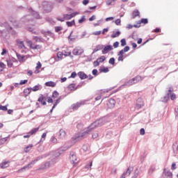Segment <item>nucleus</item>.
Instances as JSON below:
<instances>
[{
	"label": "nucleus",
	"instance_id": "obj_1",
	"mask_svg": "<svg viewBox=\"0 0 178 178\" xmlns=\"http://www.w3.org/2000/svg\"><path fill=\"white\" fill-rule=\"evenodd\" d=\"M99 123H102V120L96 121L88 128L84 129L83 132L79 136H78L77 138H80V137L81 138H83V137H86L88 134H90V133H91V131L94 130V129L95 128V126H97V124H99Z\"/></svg>",
	"mask_w": 178,
	"mask_h": 178
},
{
	"label": "nucleus",
	"instance_id": "obj_2",
	"mask_svg": "<svg viewBox=\"0 0 178 178\" xmlns=\"http://www.w3.org/2000/svg\"><path fill=\"white\" fill-rule=\"evenodd\" d=\"M25 42L27 44L28 47H29V48L31 49H33V50H38V49H41V48H42V45L41 44H35L34 43H33V41L26 39Z\"/></svg>",
	"mask_w": 178,
	"mask_h": 178
},
{
	"label": "nucleus",
	"instance_id": "obj_3",
	"mask_svg": "<svg viewBox=\"0 0 178 178\" xmlns=\"http://www.w3.org/2000/svg\"><path fill=\"white\" fill-rule=\"evenodd\" d=\"M39 130L40 127L32 129L30 131L26 133V135L24 136V138H30L31 136H35Z\"/></svg>",
	"mask_w": 178,
	"mask_h": 178
},
{
	"label": "nucleus",
	"instance_id": "obj_4",
	"mask_svg": "<svg viewBox=\"0 0 178 178\" xmlns=\"http://www.w3.org/2000/svg\"><path fill=\"white\" fill-rule=\"evenodd\" d=\"M143 106H144V100H143V98L139 97L136 100L135 108L136 109H141V108H143Z\"/></svg>",
	"mask_w": 178,
	"mask_h": 178
},
{
	"label": "nucleus",
	"instance_id": "obj_5",
	"mask_svg": "<svg viewBox=\"0 0 178 178\" xmlns=\"http://www.w3.org/2000/svg\"><path fill=\"white\" fill-rule=\"evenodd\" d=\"M107 108L108 109H113L115 108V105H116V101L114 99H110L107 103Z\"/></svg>",
	"mask_w": 178,
	"mask_h": 178
},
{
	"label": "nucleus",
	"instance_id": "obj_6",
	"mask_svg": "<svg viewBox=\"0 0 178 178\" xmlns=\"http://www.w3.org/2000/svg\"><path fill=\"white\" fill-rule=\"evenodd\" d=\"M38 160H34L32 161L29 164H28L27 165L22 168L21 169L17 170V173H20L22 172H23L24 170H26V169H30V168H31V165H34L35 164V162H37Z\"/></svg>",
	"mask_w": 178,
	"mask_h": 178
},
{
	"label": "nucleus",
	"instance_id": "obj_7",
	"mask_svg": "<svg viewBox=\"0 0 178 178\" xmlns=\"http://www.w3.org/2000/svg\"><path fill=\"white\" fill-rule=\"evenodd\" d=\"M110 51H113V47L112 45H106L102 49V52L103 55H106V54H108V52H110Z\"/></svg>",
	"mask_w": 178,
	"mask_h": 178
},
{
	"label": "nucleus",
	"instance_id": "obj_8",
	"mask_svg": "<svg viewBox=\"0 0 178 178\" xmlns=\"http://www.w3.org/2000/svg\"><path fill=\"white\" fill-rule=\"evenodd\" d=\"M173 92V88H170L167 92V96H165L163 99L162 102H168L169 101V95H170Z\"/></svg>",
	"mask_w": 178,
	"mask_h": 178
},
{
	"label": "nucleus",
	"instance_id": "obj_9",
	"mask_svg": "<svg viewBox=\"0 0 178 178\" xmlns=\"http://www.w3.org/2000/svg\"><path fill=\"white\" fill-rule=\"evenodd\" d=\"M84 53V50L81 47H76L73 50L74 55L80 56Z\"/></svg>",
	"mask_w": 178,
	"mask_h": 178
},
{
	"label": "nucleus",
	"instance_id": "obj_10",
	"mask_svg": "<svg viewBox=\"0 0 178 178\" xmlns=\"http://www.w3.org/2000/svg\"><path fill=\"white\" fill-rule=\"evenodd\" d=\"M17 58L19 62H26V60L29 59V56H24V55L17 54Z\"/></svg>",
	"mask_w": 178,
	"mask_h": 178
},
{
	"label": "nucleus",
	"instance_id": "obj_11",
	"mask_svg": "<svg viewBox=\"0 0 178 178\" xmlns=\"http://www.w3.org/2000/svg\"><path fill=\"white\" fill-rule=\"evenodd\" d=\"M138 81H140V77L136 76L135 78L129 80L127 83L129 86H133V84H136V83H138Z\"/></svg>",
	"mask_w": 178,
	"mask_h": 178
},
{
	"label": "nucleus",
	"instance_id": "obj_12",
	"mask_svg": "<svg viewBox=\"0 0 178 178\" xmlns=\"http://www.w3.org/2000/svg\"><path fill=\"white\" fill-rule=\"evenodd\" d=\"M41 67H42V64H41V62L38 61L36 64L35 70L34 71L35 74H38V73L41 72V70H40Z\"/></svg>",
	"mask_w": 178,
	"mask_h": 178
},
{
	"label": "nucleus",
	"instance_id": "obj_13",
	"mask_svg": "<svg viewBox=\"0 0 178 178\" xmlns=\"http://www.w3.org/2000/svg\"><path fill=\"white\" fill-rule=\"evenodd\" d=\"M31 91H32L31 88H26L24 89L23 90L24 97H25V98L29 97V95L31 94Z\"/></svg>",
	"mask_w": 178,
	"mask_h": 178
},
{
	"label": "nucleus",
	"instance_id": "obj_14",
	"mask_svg": "<svg viewBox=\"0 0 178 178\" xmlns=\"http://www.w3.org/2000/svg\"><path fill=\"white\" fill-rule=\"evenodd\" d=\"M70 19H72L71 17H70V15L69 14H65V15H63V18L58 17L57 20L58 22H63L64 20H70Z\"/></svg>",
	"mask_w": 178,
	"mask_h": 178
},
{
	"label": "nucleus",
	"instance_id": "obj_15",
	"mask_svg": "<svg viewBox=\"0 0 178 178\" xmlns=\"http://www.w3.org/2000/svg\"><path fill=\"white\" fill-rule=\"evenodd\" d=\"M17 47H19V48H20L21 49H26V45H24V42L20 40H17Z\"/></svg>",
	"mask_w": 178,
	"mask_h": 178
},
{
	"label": "nucleus",
	"instance_id": "obj_16",
	"mask_svg": "<svg viewBox=\"0 0 178 178\" xmlns=\"http://www.w3.org/2000/svg\"><path fill=\"white\" fill-rule=\"evenodd\" d=\"M81 105H83V104L81 102H77L76 104H72V111H77V109H79L80 106H81Z\"/></svg>",
	"mask_w": 178,
	"mask_h": 178
},
{
	"label": "nucleus",
	"instance_id": "obj_17",
	"mask_svg": "<svg viewBox=\"0 0 178 178\" xmlns=\"http://www.w3.org/2000/svg\"><path fill=\"white\" fill-rule=\"evenodd\" d=\"M31 90L33 91V92H35L37 91H40V90H42V86L40 84L35 85L33 88H31Z\"/></svg>",
	"mask_w": 178,
	"mask_h": 178
},
{
	"label": "nucleus",
	"instance_id": "obj_18",
	"mask_svg": "<svg viewBox=\"0 0 178 178\" xmlns=\"http://www.w3.org/2000/svg\"><path fill=\"white\" fill-rule=\"evenodd\" d=\"M38 102H40L42 105H47V102H45V97L44 95H41L38 98Z\"/></svg>",
	"mask_w": 178,
	"mask_h": 178
},
{
	"label": "nucleus",
	"instance_id": "obj_19",
	"mask_svg": "<svg viewBox=\"0 0 178 178\" xmlns=\"http://www.w3.org/2000/svg\"><path fill=\"white\" fill-rule=\"evenodd\" d=\"M77 74L81 80H86V79H87V75L84 73V72H79Z\"/></svg>",
	"mask_w": 178,
	"mask_h": 178
},
{
	"label": "nucleus",
	"instance_id": "obj_20",
	"mask_svg": "<svg viewBox=\"0 0 178 178\" xmlns=\"http://www.w3.org/2000/svg\"><path fill=\"white\" fill-rule=\"evenodd\" d=\"M9 163H10V161H4L0 164L1 169H5L6 168H8Z\"/></svg>",
	"mask_w": 178,
	"mask_h": 178
},
{
	"label": "nucleus",
	"instance_id": "obj_21",
	"mask_svg": "<svg viewBox=\"0 0 178 178\" xmlns=\"http://www.w3.org/2000/svg\"><path fill=\"white\" fill-rule=\"evenodd\" d=\"M46 87H56V83L54 81H48L44 83Z\"/></svg>",
	"mask_w": 178,
	"mask_h": 178
},
{
	"label": "nucleus",
	"instance_id": "obj_22",
	"mask_svg": "<svg viewBox=\"0 0 178 178\" xmlns=\"http://www.w3.org/2000/svg\"><path fill=\"white\" fill-rule=\"evenodd\" d=\"M59 137H60V138L63 140V138H65V137H66V131H65V130H63V129H60L59 131Z\"/></svg>",
	"mask_w": 178,
	"mask_h": 178
},
{
	"label": "nucleus",
	"instance_id": "obj_23",
	"mask_svg": "<svg viewBox=\"0 0 178 178\" xmlns=\"http://www.w3.org/2000/svg\"><path fill=\"white\" fill-rule=\"evenodd\" d=\"M100 73H108L109 72V68L108 67H101L100 69L99 70Z\"/></svg>",
	"mask_w": 178,
	"mask_h": 178
},
{
	"label": "nucleus",
	"instance_id": "obj_24",
	"mask_svg": "<svg viewBox=\"0 0 178 178\" xmlns=\"http://www.w3.org/2000/svg\"><path fill=\"white\" fill-rule=\"evenodd\" d=\"M123 55H124V53H122V51H119V53H118V56H119V57H118V62H123V60H124V59Z\"/></svg>",
	"mask_w": 178,
	"mask_h": 178
},
{
	"label": "nucleus",
	"instance_id": "obj_25",
	"mask_svg": "<svg viewBox=\"0 0 178 178\" xmlns=\"http://www.w3.org/2000/svg\"><path fill=\"white\" fill-rule=\"evenodd\" d=\"M120 35V31H113V34L111 35V38H116Z\"/></svg>",
	"mask_w": 178,
	"mask_h": 178
},
{
	"label": "nucleus",
	"instance_id": "obj_26",
	"mask_svg": "<svg viewBox=\"0 0 178 178\" xmlns=\"http://www.w3.org/2000/svg\"><path fill=\"white\" fill-rule=\"evenodd\" d=\"M133 19H136V17L140 16V11L138 10H135L132 13Z\"/></svg>",
	"mask_w": 178,
	"mask_h": 178
},
{
	"label": "nucleus",
	"instance_id": "obj_27",
	"mask_svg": "<svg viewBox=\"0 0 178 178\" xmlns=\"http://www.w3.org/2000/svg\"><path fill=\"white\" fill-rule=\"evenodd\" d=\"M8 138H9V137H6V138L0 137V145H3V144H5L6 141H8Z\"/></svg>",
	"mask_w": 178,
	"mask_h": 178
},
{
	"label": "nucleus",
	"instance_id": "obj_28",
	"mask_svg": "<svg viewBox=\"0 0 178 178\" xmlns=\"http://www.w3.org/2000/svg\"><path fill=\"white\" fill-rule=\"evenodd\" d=\"M163 175L167 176L168 177H172V174L170 171L167 170L166 169H164Z\"/></svg>",
	"mask_w": 178,
	"mask_h": 178
},
{
	"label": "nucleus",
	"instance_id": "obj_29",
	"mask_svg": "<svg viewBox=\"0 0 178 178\" xmlns=\"http://www.w3.org/2000/svg\"><path fill=\"white\" fill-rule=\"evenodd\" d=\"M102 48L104 47L101 44L96 46V47L93 49V54H95V52H98V51H101Z\"/></svg>",
	"mask_w": 178,
	"mask_h": 178
},
{
	"label": "nucleus",
	"instance_id": "obj_30",
	"mask_svg": "<svg viewBox=\"0 0 178 178\" xmlns=\"http://www.w3.org/2000/svg\"><path fill=\"white\" fill-rule=\"evenodd\" d=\"M69 90H71V91H76L77 90V88H76V84L74 83H71L68 86Z\"/></svg>",
	"mask_w": 178,
	"mask_h": 178
},
{
	"label": "nucleus",
	"instance_id": "obj_31",
	"mask_svg": "<svg viewBox=\"0 0 178 178\" xmlns=\"http://www.w3.org/2000/svg\"><path fill=\"white\" fill-rule=\"evenodd\" d=\"M97 60L99 62V63H102V62H105V60H106V57H105V56H101Z\"/></svg>",
	"mask_w": 178,
	"mask_h": 178
},
{
	"label": "nucleus",
	"instance_id": "obj_32",
	"mask_svg": "<svg viewBox=\"0 0 178 178\" xmlns=\"http://www.w3.org/2000/svg\"><path fill=\"white\" fill-rule=\"evenodd\" d=\"M63 54L65 56H70V55H72V51H70L69 49H67L63 51Z\"/></svg>",
	"mask_w": 178,
	"mask_h": 178
},
{
	"label": "nucleus",
	"instance_id": "obj_33",
	"mask_svg": "<svg viewBox=\"0 0 178 178\" xmlns=\"http://www.w3.org/2000/svg\"><path fill=\"white\" fill-rule=\"evenodd\" d=\"M33 144H30L28 146H26L24 148V152H30V151H31V148H33Z\"/></svg>",
	"mask_w": 178,
	"mask_h": 178
},
{
	"label": "nucleus",
	"instance_id": "obj_34",
	"mask_svg": "<svg viewBox=\"0 0 178 178\" xmlns=\"http://www.w3.org/2000/svg\"><path fill=\"white\" fill-rule=\"evenodd\" d=\"M70 159L72 163H76V161H77V156L76 155L72 154Z\"/></svg>",
	"mask_w": 178,
	"mask_h": 178
},
{
	"label": "nucleus",
	"instance_id": "obj_35",
	"mask_svg": "<svg viewBox=\"0 0 178 178\" xmlns=\"http://www.w3.org/2000/svg\"><path fill=\"white\" fill-rule=\"evenodd\" d=\"M63 52L61 51H58L57 53V58H58V60H62V58H63Z\"/></svg>",
	"mask_w": 178,
	"mask_h": 178
},
{
	"label": "nucleus",
	"instance_id": "obj_36",
	"mask_svg": "<svg viewBox=\"0 0 178 178\" xmlns=\"http://www.w3.org/2000/svg\"><path fill=\"white\" fill-rule=\"evenodd\" d=\"M130 51V47L126 46L123 49L120 51L121 54H124L125 52H129Z\"/></svg>",
	"mask_w": 178,
	"mask_h": 178
},
{
	"label": "nucleus",
	"instance_id": "obj_37",
	"mask_svg": "<svg viewBox=\"0 0 178 178\" xmlns=\"http://www.w3.org/2000/svg\"><path fill=\"white\" fill-rule=\"evenodd\" d=\"M140 24H148V19L143 18L140 21Z\"/></svg>",
	"mask_w": 178,
	"mask_h": 178
},
{
	"label": "nucleus",
	"instance_id": "obj_38",
	"mask_svg": "<svg viewBox=\"0 0 178 178\" xmlns=\"http://www.w3.org/2000/svg\"><path fill=\"white\" fill-rule=\"evenodd\" d=\"M66 24L68 27H72V26H74L76 24V22L74 20H72L71 22H67Z\"/></svg>",
	"mask_w": 178,
	"mask_h": 178
},
{
	"label": "nucleus",
	"instance_id": "obj_39",
	"mask_svg": "<svg viewBox=\"0 0 178 178\" xmlns=\"http://www.w3.org/2000/svg\"><path fill=\"white\" fill-rule=\"evenodd\" d=\"M54 30L56 33H59V31H62V30H63V28L62 26H56Z\"/></svg>",
	"mask_w": 178,
	"mask_h": 178
},
{
	"label": "nucleus",
	"instance_id": "obj_40",
	"mask_svg": "<svg viewBox=\"0 0 178 178\" xmlns=\"http://www.w3.org/2000/svg\"><path fill=\"white\" fill-rule=\"evenodd\" d=\"M58 97H59V92H58L57 91H54L52 94V98H58Z\"/></svg>",
	"mask_w": 178,
	"mask_h": 178
},
{
	"label": "nucleus",
	"instance_id": "obj_41",
	"mask_svg": "<svg viewBox=\"0 0 178 178\" xmlns=\"http://www.w3.org/2000/svg\"><path fill=\"white\" fill-rule=\"evenodd\" d=\"M7 65L8 67H12L13 66V62L11 60H7Z\"/></svg>",
	"mask_w": 178,
	"mask_h": 178
},
{
	"label": "nucleus",
	"instance_id": "obj_42",
	"mask_svg": "<svg viewBox=\"0 0 178 178\" xmlns=\"http://www.w3.org/2000/svg\"><path fill=\"white\" fill-rule=\"evenodd\" d=\"M60 102V99H58L56 101V103L54 104L51 110L55 109V108L56 107V105H58V104H59ZM51 112H52V111H51Z\"/></svg>",
	"mask_w": 178,
	"mask_h": 178
},
{
	"label": "nucleus",
	"instance_id": "obj_43",
	"mask_svg": "<svg viewBox=\"0 0 178 178\" xmlns=\"http://www.w3.org/2000/svg\"><path fill=\"white\" fill-rule=\"evenodd\" d=\"M33 40L36 42H42V39L37 37V36H35L33 38Z\"/></svg>",
	"mask_w": 178,
	"mask_h": 178
},
{
	"label": "nucleus",
	"instance_id": "obj_44",
	"mask_svg": "<svg viewBox=\"0 0 178 178\" xmlns=\"http://www.w3.org/2000/svg\"><path fill=\"white\" fill-rule=\"evenodd\" d=\"M79 24H81V23H84L86 22V16H82L81 19H79Z\"/></svg>",
	"mask_w": 178,
	"mask_h": 178
},
{
	"label": "nucleus",
	"instance_id": "obj_45",
	"mask_svg": "<svg viewBox=\"0 0 178 178\" xmlns=\"http://www.w3.org/2000/svg\"><path fill=\"white\" fill-rule=\"evenodd\" d=\"M29 82V80L25 79V80H21L19 82V86H24V84H27Z\"/></svg>",
	"mask_w": 178,
	"mask_h": 178
},
{
	"label": "nucleus",
	"instance_id": "obj_46",
	"mask_svg": "<svg viewBox=\"0 0 178 178\" xmlns=\"http://www.w3.org/2000/svg\"><path fill=\"white\" fill-rule=\"evenodd\" d=\"M51 141L53 144H58V139L55 137H51Z\"/></svg>",
	"mask_w": 178,
	"mask_h": 178
},
{
	"label": "nucleus",
	"instance_id": "obj_47",
	"mask_svg": "<svg viewBox=\"0 0 178 178\" xmlns=\"http://www.w3.org/2000/svg\"><path fill=\"white\" fill-rule=\"evenodd\" d=\"M77 76V73H76V72H74L71 74V76H69V79H76Z\"/></svg>",
	"mask_w": 178,
	"mask_h": 178
},
{
	"label": "nucleus",
	"instance_id": "obj_48",
	"mask_svg": "<svg viewBox=\"0 0 178 178\" xmlns=\"http://www.w3.org/2000/svg\"><path fill=\"white\" fill-rule=\"evenodd\" d=\"M121 42V47H124L127 45L126 39H122L120 40Z\"/></svg>",
	"mask_w": 178,
	"mask_h": 178
},
{
	"label": "nucleus",
	"instance_id": "obj_49",
	"mask_svg": "<svg viewBox=\"0 0 178 178\" xmlns=\"http://www.w3.org/2000/svg\"><path fill=\"white\" fill-rule=\"evenodd\" d=\"M45 138H47V132L42 134L40 141H45Z\"/></svg>",
	"mask_w": 178,
	"mask_h": 178
},
{
	"label": "nucleus",
	"instance_id": "obj_50",
	"mask_svg": "<svg viewBox=\"0 0 178 178\" xmlns=\"http://www.w3.org/2000/svg\"><path fill=\"white\" fill-rule=\"evenodd\" d=\"M110 65H115V58H111L108 60Z\"/></svg>",
	"mask_w": 178,
	"mask_h": 178
},
{
	"label": "nucleus",
	"instance_id": "obj_51",
	"mask_svg": "<svg viewBox=\"0 0 178 178\" xmlns=\"http://www.w3.org/2000/svg\"><path fill=\"white\" fill-rule=\"evenodd\" d=\"M116 0H108L106 1V5L111 6L113 5V2H115Z\"/></svg>",
	"mask_w": 178,
	"mask_h": 178
},
{
	"label": "nucleus",
	"instance_id": "obj_52",
	"mask_svg": "<svg viewBox=\"0 0 178 178\" xmlns=\"http://www.w3.org/2000/svg\"><path fill=\"white\" fill-rule=\"evenodd\" d=\"M0 111H8V106L0 105Z\"/></svg>",
	"mask_w": 178,
	"mask_h": 178
},
{
	"label": "nucleus",
	"instance_id": "obj_53",
	"mask_svg": "<svg viewBox=\"0 0 178 178\" xmlns=\"http://www.w3.org/2000/svg\"><path fill=\"white\" fill-rule=\"evenodd\" d=\"M134 27H135L136 29H138V28L141 27V23H140V21L136 23V24H134Z\"/></svg>",
	"mask_w": 178,
	"mask_h": 178
},
{
	"label": "nucleus",
	"instance_id": "obj_54",
	"mask_svg": "<svg viewBox=\"0 0 178 178\" xmlns=\"http://www.w3.org/2000/svg\"><path fill=\"white\" fill-rule=\"evenodd\" d=\"M120 23H122L120 19H118L115 21V24H116V26H120Z\"/></svg>",
	"mask_w": 178,
	"mask_h": 178
},
{
	"label": "nucleus",
	"instance_id": "obj_55",
	"mask_svg": "<svg viewBox=\"0 0 178 178\" xmlns=\"http://www.w3.org/2000/svg\"><path fill=\"white\" fill-rule=\"evenodd\" d=\"M77 15H79V13L75 12V13H72L70 14V16L71 19H72V17L77 16Z\"/></svg>",
	"mask_w": 178,
	"mask_h": 178
},
{
	"label": "nucleus",
	"instance_id": "obj_56",
	"mask_svg": "<svg viewBox=\"0 0 178 178\" xmlns=\"http://www.w3.org/2000/svg\"><path fill=\"white\" fill-rule=\"evenodd\" d=\"M50 167H51V163L47 162V163H44V169H47V168H50Z\"/></svg>",
	"mask_w": 178,
	"mask_h": 178
},
{
	"label": "nucleus",
	"instance_id": "obj_57",
	"mask_svg": "<svg viewBox=\"0 0 178 178\" xmlns=\"http://www.w3.org/2000/svg\"><path fill=\"white\" fill-rule=\"evenodd\" d=\"M170 99L172 101H175V99H176V94H175V93L171 94Z\"/></svg>",
	"mask_w": 178,
	"mask_h": 178
},
{
	"label": "nucleus",
	"instance_id": "obj_58",
	"mask_svg": "<svg viewBox=\"0 0 178 178\" xmlns=\"http://www.w3.org/2000/svg\"><path fill=\"white\" fill-rule=\"evenodd\" d=\"M125 173V175H128V176H130V175H131V170H130V168H128L127 170Z\"/></svg>",
	"mask_w": 178,
	"mask_h": 178
},
{
	"label": "nucleus",
	"instance_id": "obj_59",
	"mask_svg": "<svg viewBox=\"0 0 178 178\" xmlns=\"http://www.w3.org/2000/svg\"><path fill=\"white\" fill-rule=\"evenodd\" d=\"M93 65L95 67L99 66V62L98 61V60H97L96 61H94Z\"/></svg>",
	"mask_w": 178,
	"mask_h": 178
},
{
	"label": "nucleus",
	"instance_id": "obj_60",
	"mask_svg": "<svg viewBox=\"0 0 178 178\" xmlns=\"http://www.w3.org/2000/svg\"><path fill=\"white\" fill-rule=\"evenodd\" d=\"M0 67L1 69H5L6 67V65H5V63L0 61Z\"/></svg>",
	"mask_w": 178,
	"mask_h": 178
},
{
	"label": "nucleus",
	"instance_id": "obj_61",
	"mask_svg": "<svg viewBox=\"0 0 178 178\" xmlns=\"http://www.w3.org/2000/svg\"><path fill=\"white\" fill-rule=\"evenodd\" d=\"M93 35H101V31L93 32Z\"/></svg>",
	"mask_w": 178,
	"mask_h": 178
},
{
	"label": "nucleus",
	"instance_id": "obj_62",
	"mask_svg": "<svg viewBox=\"0 0 178 178\" xmlns=\"http://www.w3.org/2000/svg\"><path fill=\"white\" fill-rule=\"evenodd\" d=\"M113 47L114 48H118L119 47V42H115L113 43Z\"/></svg>",
	"mask_w": 178,
	"mask_h": 178
},
{
	"label": "nucleus",
	"instance_id": "obj_63",
	"mask_svg": "<svg viewBox=\"0 0 178 178\" xmlns=\"http://www.w3.org/2000/svg\"><path fill=\"white\" fill-rule=\"evenodd\" d=\"M92 137L93 139H95V138H98V134L97 133H95L92 135Z\"/></svg>",
	"mask_w": 178,
	"mask_h": 178
},
{
	"label": "nucleus",
	"instance_id": "obj_64",
	"mask_svg": "<svg viewBox=\"0 0 178 178\" xmlns=\"http://www.w3.org/2000/svg\"><path fill=\"white\" fill-rule=\"evenodd\" d=\"M171 169L172 170H175L176 169V163H172Z\"/></svg>",
	"mask_w": 178,
	"mask_h": 178
}]
</instances>
